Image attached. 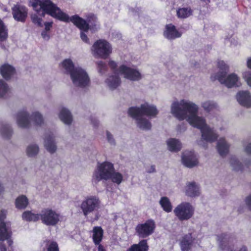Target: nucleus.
Wrapping results in <instances>:
<instances>
[{
	"mask_svg": "<svg viewBox=\"0 0 251 251\" xmlns=\"http://www.w3.org/2000/svg\"><path fill=\"white\" fill-rule=\"evenodd\" d=\"M32 6L38 13L42 11V17L47 14L60 21L66 23L71 22L80 30V38L86 43H89V39L85 32H88L89 29L94 31L97 30L96 24L97 18L93 15L89 16L87 21L78 15L70 17L51 0H34Z\"/></svg>",
	"mask_w": 251,
	"mask_h": 251,
	"instance_id": "nucleus-1",
	"label": "nucleus"
},
{
	"mask_svg": "<svg viewBox=\"0 0 251 251\" xmlns=\"http://www.w3.org/2000/svg\"><path fill=\"white\" fill-rule=\"evenodd\" d=\"M171 111L173 114L179 120L186 119L187 113H189L187 121L193 127L201 130V137L204 140L212 143L217 140L218 135L206 124L204 119L197 115L198 107L195 103L182 100L180 102H174Z\"/></svg>",
	"mask_w": 251,
	"mask_h": 251,
	"instance_id": "nucleus-2",
	"label": "nucleus"
},
{
	"mask_svg": "<svg viewBox=\"0 0 251 251\" xmlns=\"http://www.w3.org/2000/svg\"><path fill=\"white\" fill-rule=\"evenodd\" d=\"M217 66L220 71L211 75L210 79L212 81L218 80L221 84H225L228 88L239 87V77L234 73L231 74L226 76L228 72L229 67L224 61H219Z\"/></svg>",
	"mask_w": 251,
	"mask_h": 251,
	"instance_id": "nucleus-3",
	"label": "nucleus"
},
{
	"mask_svg": "<svg viewBox=\"0 0 251 251\" xmlns=\"http://www.w3.org/2000/svg\"><path fill=\"white\" fill-rule=\"evenodd\" d=\"M29 119L32 121L35 125L41 126L43 124L42 115L38 112H35L29 117L28 113L23 110L17 115V122L18 126L22 128H28L30 126Z\"/></svg>",
	"mask_w": 251,
	"mask_h": 251,
	"instance_id": "nucleus-4",
	"label": "nucleus"
},
{
	"mask_svg": "<svg viewBox=\"0 0 251 251\" xmlns=\"http://www.w3.org/2000/svg\"><path fill=\"white\" fill-rule=\"evenodd\" d=\"M91 51L95 57L105 59L112 53V48L110 44L106 40L99 39L93 44Z\"/></svg>",
	"mask_w": 251,
	"mask_h": 251,
	"instance_id": "nucleus-5",
	"label": "nucleus"
},
{
	"mask_svg": "<svg viewBox=\"0 0 251 251\" xmlns=\"http://www.w3.org/2000/svg\"><path fill=\"white\" fill-rule=\"evenodd\" d=\"M158 112L156 107L148 103L141 105L140 107H131L128 109V114L133 118H137L146 115L150 117H155Z\"/></svg>",
	"mask_w": 251,
	"mask_h": 251,
	"instance_id": "nucleus-6",
	"label": "nucleus"
},
{
	"mask_svg": "<svg viewBox=\"0 0 251 251\" xmlns=\"http://www.w3.org/2000/svg\"><path fill=\"white\" fill-rule=\"evenodd\" d=\"M114 171L115 169L113 164L109 162L104 161L98 166V171L95 172L94 177L98 182L102 179L109 180Z\"/></svg>",
	"mask_w": 251,
	"mask_h": 251,
	"instance_id": "nucleus-7",
	"label": "nucleus"
},
{
	"mask_svg": "<svg viewBox=\"0 0 251 251\" xmlns=\"http://www.w3.org/2000/svg\"><path fill=\"white\" fill-rule=\"evenodd\" d=\"M156 225L152 219H148L144 223L138 224L135 228V233L140 238L145 239L155 230Z\"/></svg>",
	"mask_w": 251,
	"mask_h": 251,
	"instance_id": "nucleus-8",
	"label": "nucleus"
},
{
	"mask_svg": "<svg viewBox=\"0 0 251 251\" xmlns=\"http://www.w3.org/2000/svg\"><path fill=\"white\" fill-rule=\"evenodd\" d=\"M174 212L179 221H186L193 216L194 208L190 203L183 202L175 208Z\"/></svg>",
	"mask_w": 251,
	"mask_h": 251,
	"instance_id": "nucleus-9",
	"label": "nucleus"
},
{
	"mask_svg": "<svg viewBox=\"0 0 251 251\" xmlns=\"http://www.w3.org/2000/svg\"><path fill=\"white\" fill-rule=\"evenodd\" d=\"M70 76L73 83L76 86L84 88L89 84L90 79L88 75L81 68H75Z\"/></svg>",
	"mask_w": 251,
	"mask_h": 251,
	"instance_id": "nucleus-10",
	"label": "nucleus"
},
{
	"mask_svg": "<svg viewBox=\"0 0 251 251\" xmlns=\"http://www.w3.org/2000/svg\"><path fill=\"white\" fill-rule=\"evenodd\" d=\"M39 215L42 222L47 226H55L60 221V214L50 208L42 210Z\"/></svg>",
	"mask_w": 251,
	"mask_h": 251,
	"instance_id": "nucleus-11",
	"label": "nucleus"
},
{
	"mask_svg": "<svg viewBox=\"0 0 251 251\" xmlns=\"http://www.w3.org/2000/svg\"><path fill=\"white\" fill-rule=\"evenodd\" d=\"M100 202L99 199L96 196H91L86 198L80 205L83 215L87 216L89 213L99 209Z\"/></svg>",
	"mask_w": 251,
	"mask_h": 251,
	"instance_id": "nucleus-12",
	"label": "nucleus"
},
{
	"mask_svg": "<svg viewBox=\"0 0 251 251\" xmlns=\"http://www.w3.org/2000/svg\"><path fill=\"white\" fill-rule=\"evenodd\" d=\"M118 72L123 75L125 78L131 81H138L142 78L141 74L137 70L125 65H122L119 67Z\"/></svg>",
	"mask_w": 251,
	"mask_h": 251,
	"instance_id": "nucleus-13",
	"label": "nucleus"
},
{
	"mask_svg": "<svg viewBox=\"0 0 251 251\" xmlns=\"http://www.w3.org/2000/svg\"><path fill=\"white\" fill-rule=\"evenodd\" d=\"M12 13L16 21L25 23L27 17L28 9L24 5L17 4L12 8Z\"/></svg>",
	"mask_w": 251,
	"mask_h": 251,
	"instance_id": "nucleus-14",
	"label": "nucleus"
},
{
	"mask_svg": "<svg viewBox=\"0 0 251 251\" xmlns=\"http://www.w3.org/2000/svg\"><path fill=\"white\" fill-rule=\"evenodd\" d=\"M182 162L184 166L192 168L196 166L198 161L193 151H185L182 155Z\"/></svg>",
	"mask_w": 251,
	"mask_h": 251,
	"instance_id": "nucleus-15",
	"label": "nucleus"
},
{
	"mask_svg": "<svg viewBox=\"0 0 251 251\" xmlns=\"http://www.w3.org/2000/svg\"><path fill=\"white\" fill-rule=\"evenodd\" d=\"M163 35L166 38L169 40H174L180 37L181 33L176 29L174 25L170 24L166 25Z\"/></svg>",
	"mask_w": 251,
	"mask_h": 251,
	"instance_id": "nucleus-16",
	"label": "nucleus"
},
{
	"mask_svg": "<svg viewBox=\"0 0 251 251\" xmlns=\"http://www.w3.org/2000/svg\"><path fill=\"white\" fill-rule=\"evenodd\" d=\"M12 232L6 227L5 223H1L0 225V241L7 240L8 246L12 249L13 241L11 239Z\"/></svg>",
	"mask_w": 251,
	"mask_h": 251,
	"instance_id": "nucleus-17",
	"label": "nucleus"
},
{
	"mask_svg": "<svg viewBox=\"0 0 251 251\" xmlns=\"http://www.w3.org/2000/svg\"><path fill=\"white\" fill-rule=\"evenodd\" d=\"M0 73L5 80H9L16 74V70L12 65L5 63L0 66Z\"/></svg>",
	"mask_w": 251,
	"mask_h": 251,
	"instance_id": "nucleus-18",
	"label": "nucleus"
},
{
	"mask_svg": "<svg viewBox=\"0 0 251 251\" xmlns=\"http://www.w3.org/2000/svg\"><path fill=\"white\" fill-rule=\"evenodd\" d=\"M236 99L241 105L248 108L251 107V95L249 91L239 92Z\"/></svg>",
	"mask_w": 251,
	"mask_h": 251,
	"instance_id": "nucleus-19",
	"label": "nucleus"
},
{
	"mask_svg": "<svg viewBox=\"0 0 251 251\" xmlns=\"http://www.w3.org/2000/svg\"><path fill=\"white\" fill-rule=\"evenodd\" d=\"M193 242L194 239L191 233L184 235L180 243L181 250L182 251H188L190 250Z\"/></svg>",
	"mask_w": 251,
	"mask_h": 251,
	"instance_id": "nucleus-20",
	"label": "nucleus"
},
{
	"mask_svg": "<svg viewBox=\"0 0 251 251\" xmlns=\"http://www.w3.org/2000/svg\"><path fill=\"white\" fill-rule=\"evenodd\" d=\"M92 240L94 245L100 243L103 238L104 231L100 226H94L92 230Z\"/></svg>",
	"mask_w": 251,
	"mask_h": 251,
	"instance_id": "nucleus-21",
	"label": "nucleus"
},
{
	"mask_svg": "<svg viewBox=\"0 0 251 251\" xmlns=\"http://www.w3.org/2000/svg\"><path fill=\"white\" fill-rule=\"evenodd\" d=\"M185 194L191 197L198 196L200 194V187L195 182H189L186 187Z\"/></svg>",
	"mask_w": 251,
	"mask_h": 251,
	"instance_id": "nucleus-22",
	"label": "nucleus"
},
{
	"mask_svg": "<svg viewBox=\"0 0 251 251\" xmlns=\"http://www.w3.org/2000/svg\"><path fill=\"white\" fill-rule=\"evenodd\" d=\"M149 250L148 240L142 239L138 243L132 245L126 251H148Z\"/></svg>",
	"mask_w": 251,
	"mask_h": 251,
	"instance_id": "nucleus-23",
	"label": "nucleus"
},
{
	"mask_svg": "<svg viewBox=\"0 0 251 251\" xmlns=\"http://www.w3.org/2000/svg\"><path fill=\"white\" fill-rule=\"evenodd\" d=\"M229 146L224 138H220L217 143V149L221 156H226L228 152Z\"/></svg>",
	"mask_w": 251,
	"mask_h": 251,
	"instance_id": "nucleus-24",
	"label": "nucleus"
},
{
	"mask_svg": "<svg viewBox=\"0 0 251 251\" xmlns=\"http://www.w3.org/2000/svg\"><path fill=\"white\" fill-rule=\"evenodd\" d=\"M53 134H50L45 140V147L50 153H54L56 150V146L54 142Z\"/></svg>",
	"mask_w": 251,
	"mask_h": 251,
	"instance_id": "nucleus-25",
	"label": "nucleus"
},
{
	"mask_svg": "<svg viewBox=\"0 0 251 251\" xmlns=\"http://www.w3.org/2000/svg\"><path fill=\"white\" fill-rule=\"evenodd\" d=\"M60 119L65 124L70 125L73 121L71 112L66 108H63L59 114Z\"/></svg>",
	"mask_w": 251,
	"mask_h": 251,
	"instance_id": "nucleus-26",
	"label": "nucleus"
},
{
	"mask_svg": "<svg viewBox=\"0 0 251 251\" xmlns=\"http://www.w3.org/2000/svg\"><path fill=\"white\" fill-rule=\"evenodd\" d=\"M167 143L169 150L171 151L177 152L181 149V144L178 139L171 138Z\"/></svg>",
	"mask_w": 251,
	"mask_h": 251,
	"instance_id": "nucleus-27",
	"label": "nucleus"
},
{
	"mask_svg": "<svg viewBox=\"0 0 251 251\" xmlns=\"http://www.w3.org/2000/svg\"><path fill=\"white\" fill-rule=\"evenodd\" d=\"M193 11L189 7L178 8L176 10V16L179 19H186L193 14Z\"/></svg>",
	"mask_w": 251,
	"mask_h": 251,
	"instance_id": "nucleus-28",
	"label": "nucleus"
},
{
	"mask_svg": "<svg viewBox=\"0 0 251 251\" xmlns=\"http://www.w3.org/2000/svg\"><path fill=\"white\" fill-rule=\"evenodd\" d=\"M137 121V126L141 129L145 130L151 129V122L146 118L141 117H138L137 118H134Z\"/></svg>",
	"mask_w": 251,
	"mask_h": 251,
	"instance_id": "nucleus-29",
	"label": "nucleus"
},
{
	"mask_svg": "<svg viewBox=\"0 0 251 251\" xmlns=\"http://www.w3.org/2000/svg\"><path fill=\"white\" fill-rule=\"evenodd\" d=\"M28 204V200L25 195L18 197L15 201V206L17 209H24Z\"/></svg>",
	"mask_w": 251,
	"mask_h": 251,
	"instance_id": "nucleus-30",
	"label": "nucleus"
},
{
	"mask_svg": "<svg viewBox=\"0 0 251 251\" xmlns=\"http://www.w3.org/2000/svg\"><path fill=\"white\" fill-rule=\"evenodd\" d=\"M106 82L110 89H114L120 85L121 81L118 76L111 75L107 79Z\"/></svg>",
	"mask_w": 251,
	"mask_h": 251,
	"instance_id": "nucleus-31",
	"label": "nucleus"
},
{
	"mask_svg": "<svg viewBox=\"0 0 251 251\" xmlns=\"http://www.w3.org/2000/svg\"><path fill=\"white\" fill-rule=\"evenodd\" d=\"M159 203L163 210L166 212L169 213L172 211V205L170 200L167 197H161Z\"/></svg>",
	"mask_w": 251,
	"mask_h": 251,
	"instance_id": "nucleus-32",
	"label": "nucleus"
},
{
	"mask_svg": "<svg viewBox=\"0 0 251 251\" xmlns=\"http://www.w3.org/2000/svg\"><path fill=\"white\" fill-rule=\"evenodd\" d=\"M0 133L3 138L10 139L12 135L13 130L9 125L3 124L0 127Z\"/></svg>",
	"mask_w": 251,
	"mask_h": 251,
	"instance_id": "nucleus-33",
	"label": "nucleus"
},
{
	"mask_svg": "<svg viewBox=\"0 0 251 251\" xmlns=\"http://www.w3.org/2000/svg\"><path fill=\"white\" fill-rule=\"evenodd\" d=\"M45 247L43 251H60L58 243L56 241L46 240Z\"/></svg>",
	"mask_w": 251,
	"mask_h": 251,
	"instance_id": "nucleus-34",
	"label": "nucleus"
},
{
	"mask_svg": "<svg viewBox=\"0 0 251 251\" xmlns=\"http://www.w3.org/2000/svg\"><path fill=\"white\" fill-rule=\"evenodd\" d=\"M23 219L27 221H37L40 219L39 214H34L30 211H25L22 214Z\"/></svg>",
	"mask_w": 251,
	"mask_h": 251,
	"instance_id": "nucleus-35",
	"label": "nucleus"
},
{
	"mask_svg": "<svg viewBox=\"0 0 251 251\" xmlns=\"http://www.w3.org/2000/svg\"><path fill=\"white\" fill-rule=\"evenodd\" d=\"M62 67L70 75L71 73L75 69L74 64L72 61L70 59H66L62 62Z\"/></svg>",
	"mask_w": 251,
	"mask_h": 251,
	"instance_id": "nucleus-36",
	"label": "nucleus"
},
{
	"mask_svg": "<svg viewBox=\"0 0 251 251\" xmlns=\"http://www.w3.org/2000/svg\"><path fill=\"white\" fill-rule=\"evenodd\" d=\"M230 163L235 171H242L243 166L236 158L235 156H232L230 159Z\"/></svg>",
	"mask_w": 251,
	"mask_h": 251,
	"instance_id": "nucleus-37",
	"label": "nucleus"
},
{
	"mask_svg": "<svg viewBox=\"0 0 251 251\" xmlns=\"http://www.w3.org/2000/svg\"><path fill=\"white\" fill-rule=\"evenodd\" d=\"M8 37V30L3 22L0 19V41L5 40Z\"/></svg>",
	"mask_w": 251,
	"mask_h": 251,
	"instance_id": "nucleus-38",
	"label": "nucleus"
},
{
	"mask_svg": "<svg viewBox=\"0 0 251 251\" xmlns=\"http://www.w3.org/2000/svg\"><path fill=\"white\" fill-rule=\"evenodd\" d=\"M39 151L38 146L36 145H32L27 147L26 153L28 156L32 157L35 156Z\"/></svg>",
	"mask_w": 251,
	"mask_h": 251,
	"instance_id": "nucleus-39",
	"label": "nucleus"
},
{
	"mask_svg": "<svg viewBox=\"0 0 251 251\" xmlns=\"http://www.w3.org/2000/svg\"><path fill=\"white\" fill-rule=\"evenodd\" d=\"M123 178V176L121 173L115 172V171H114L110 179H111L113 182L119 184L122 182Z\"/></svg>",
	"mask_w": 251,
	"mask_h": 251,
	"instance_id": "nucleus-40",
	"label": "nucleus"
},
{
	"mask_svg": "<svg viewBox=\"0 0 251 251\" xmlns=\"http://www.w3.org/2000/svg\"><path fill=\"white\" fill-rule=\"evenodd\" d=\"M9 88L7 83L0 79V98L5 96Z\"/></svg>",
	"mask_w": 251,
	"mask_h": 251,
	"instance_id": "nucleus-41",
	"label": "nucleus"
},
{
	"mask_svg": "<svg viewBox=\"0 0 251 251\" xmlns=\"http://www.w3.org/2000/svg\"><path fill=\"white\" fill-rule=\"evenodd\" d=\"M98 70L99 73L101 74H104L107 70L106 64L102 61L97 62Z\"/></svg>",
	"mask_w": 251,
	"mask_h": 251,
	"instance_id": "nucleus-42",
	"label": "nucleus"
},
{
	"mask_svg": "<svg viewBox=\"0 0 251 251\" xmlns=\"http://www.w3.org/2000/svg\"><path fill=\"white\" fill-rule=\"evenodd\" d=\"M202 106L205 110L207 111H210L215 108L216 106V105L212 101H207L202 104Z\"/></svg>",
	"mask_w": 251,
	"mask_h": 251,
	"instance_id": "nucleus-43",
	"label": "nucleus"
},
{
	"mask_svg": "<svg viewBox=\"0 0 251 251\" xmlns=\"http://www.w3.org/2000/svg\"><path fill=\"white\" fill-rule=\"evenodd\" d=\"M31 21L35 25H37L38 26L42 27L43 25L42 24V19L41 17H40L37 14H33L31 16Z\"/></svg>",
	"mask_w": 251,
	"mask_h": 251,
	"instance_id": "nucleus-44",
	"label": "nucleus"
},
{
	"mask_svg": "<svg viewBox=\"0 0 251 251\" xmlns=\"http://www.w3.org/2000/svg\"><path fill=\"white\" fill-rule=\"evenodd\" d=\"M243 77L246 81L247 84L251 86V72H246L243 74Z\"/></svg>",
	"mask_w": 251,
	"mask_h": 251,
	"instance_id": "nucleus-45",
	"label": "nucleus"
},
{
	"mask_svg": "<svg viewBox=\"0 0 251 251\" xmlns=\"http://www.w3.org/2000/svg\"><path fill=\"white\" fill-rule=\"evenodd\" d=\"M108 65L112 71L114 72L117 71L118 72V69L117 70V64L115 61L113 60H109L108 62Z\"/></svg>",
	"mask_w": 251,
	"mask_h": 251,
	"instance_id": "nucleus-46",
	"label": "nucleus"
},
{
	"mask_svg": "<svg viewBox=\"0 0 251 251\" xmlns=\"http://www.w3.org/2000/svg\"><path fill=\"white\" fill-rule=\"evenodd\" d=\"M52 24H53V22H45V24H44V25H45V30H47V31H50L51 27H52Z\"/></svg>",
	"mask_w": 251,
	"mask_h": 251,
	"instance_id": "nucleus-47",
	"label": "nucleus"
},
{
	"mask_svg": "<svg viewBox=\"0 0 251 251\" xmlns=\"http://www.w3.org/2000/svg\"><path fill=\"white\" fill-rule=\"evenodd\" d=\"M107 138L109 142L112 143L114 142V140L113 138L112 135L108 131L106 132Z\"/></svg>",
	"mask_w": 251,
	"mask_h": 251,
	"instance_id": "nucleus-48",
	"label": "nucleus"
},
{
	"mask_svg": "<svg viewBox=\"0 0 251 251\" xmlns=\"http://www.w3.org/2000/svg\"><path fill=\"white\" fill-rule=\"evenodd\" d=\"M246 203L248 206L250 210L251 211V194L246 198Z\"/></svg>",
	"mask_w": 251,
	"mask_h": 251,
	"instance_id": "nucleus-49",
	"label": "nucleus"
},
{
	"mask_svg": "<svg viewBox=\"0 0 251 251\" xmlns=\"http://www.w3.org/2000/svg\"><path fill=\"white\" fill-rule=\"evenodd\" d=\"M48 31L44 30L42 32L41 35L42 37L45 40H49L50 38V35L48 33Z\"/></svg>",
	"mask_w": 251,
	"mask_h": 251,
	"instance_id": "nucleus-50",
	"label": "nucleus"
},
{
	"mask_svg": "<svg viewBox=\"0 0 251 251\" xmlns=\"http://www.w3.org/2000/svg\"><path fill=\"white\" fill-rule=\"evenodd\" d=\"M97 246L98 251H106L105 247L100 243L98 245H95Z\"/></svg>",
	"mask_w": 251,
	"mask_h": 251,
	"instance_id": "nucleus-51",
	"label": "nucleus"
},
{
	"mask_svg": "<svg viewBox=\"0 0 251 251\" xmlns=\"http://www.w3.org/2000/svg\"><path fill=\"white\" fill-rule=\"evenodd\" d=\"M245 151L249 155H251V143L245 148Z\"/></svg>",
	"mask_w": 251,
	"mask_h": 251,
	"instance_id": "nucleus-52",
	"label": "nucleus"
},
{
	"mask_svg": "<svg viewBox=\"0 0 251 251\" xmlns=\"http://www.w3.org/2000/svg\"><path fill=\"white\" fill-rule=\"evenodd\" d=\"M91 121L92 124L94 126V127H97L99 125V122L96 119L91 118Z\"/></svg>",
	"mask_w": 251,
	"mask_h": 251,
	"instance_id": "nucleus-53",
	"label": "nucleus"
},
{
	"mask_svg": "<svg viewBox=\"0 0 251 251\" xmlns=\"http://www.w3.org/2000/svg\"><path fill=\"white\" fill-rule=\"evenodd\" d=\"M0 251H7L5 245L2 243H0Z\"/></svg>",
	"mask_w": 251,
	"mask_h": 251,
	"instance_id": "nucleus-54",
	"label": "nucleus"
},
{
	"mask_svg": "<svg viewBox=\"0 0 251 251\" xmlns=\"http://www.w3.org/2000/svg\"><path fill=\"white\" fill-rule=\"evenodd\" d=\"M247 66L249 68L251 69V57L247 61Z\"/></svg>",
	"mask_w": 251,
	"mask_h": 251,
	"instance_id": "nucleus-55",
	"label": "nucleus"
},
{
	"mask_svg": "<svg viewBox=\"0 0 251 251\" xmlns=\"http://www.w3.org/2000/svg\"><path fill=\"white\" fill-rule=\"evenodd\" d=\"M155 171V166L152 165L151 166V170L149 171V173H152Z\"/></svg>",
	"mask_w": 251,
	"mask_h": 251,
	"instance_id": "nucleus-56",
	"label": "nucleus"
},
{
	"mask_svg": "<svg viewBox=\"0 0 251 251\" xmlns=\"http://www.w3.org/2000/svg\"><path fill=\"white\" fill-rule=\"evenodd\" d=\"M4 188L0 184V195L3 192Z\"/></svg>",
	"mask_w": 251,
	"mask_h": 251,
	"instance_id": "nucleus-57",
	"label": "nucleus"
},
{
	"mask_svg": "<svg viewBox=\"0 0 251 251\" xmlns=\"http://www.w3.org/2000/svg\"><path fill=\"white\" fill-rule=\"evenodd\" d=\"M201 0L205 2L206 4H208L210 2V0Z\"/></svg>",
	"mask_w": 251,
	"mask_h": 251,
	"instance_id": "nucleus-58",
	"label": "nucleus"
},
{
	"mask_svg": "<svg viewBox=\"0 0 251 251\" xmlns=\"http://www.w3.org/2000/svg\"><path fill=\"white\" fill-rule=\"evenodd\" d=\"M247 251L246 248V247H243V248H242L241 249L240 251Z\"/></svg>",
	"mask_w": 251,
	"mask_h": 251,
	"instance_id": "nucleus-59",
	"label": "nucleus"
},
{
	"mask_svg": "<svg viewBox=\"0 0 251 251\" xmlns=\"http://www.w3.org/2000/svg\"><path fill=\"white\" fill-rule=\"evenodd\" d=\"M225 236H226V235H225V234H224H224H222V235H221V236L222 237V238H223V239L225 238Z\"/></svg>",
	"mask_w": 251,
	"mask_h": 251,
	"instance_id": "nucleus-60",
	"label": "nucleus"
}]
</instances>
